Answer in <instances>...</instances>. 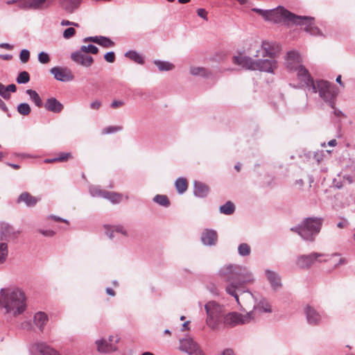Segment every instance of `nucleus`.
Returning a JSON list of instances; mask_svg holds the SVG:
<instances>
[{"mask_svg": "<svg viewBox=\"0 0 355 355\" xmlns=\"http://www.w3.org/2000/svg\"><path fill=\"white\" fill-rule=\"evenodd\" d=\"M219 275L224 277L228 284L225 291L233 296L237 303L241 305V293L243 291V284L254 282L253 273L245 266L230 264L221 268Z\"/></svg>", "mask_w": 355, "mask_h": 355, "instance_id": "f257e3e1", "label": "nucleus"}, {"mask_svg": "<svg viewBox=\"0 0 355 355\" xmlns=\"http://www.w3.org/2000/svg\"><path fill=\"white\" fill-rule=\"evenodd\" d=\"M252 11L259 13L265 20L275 23H286L288 24L304 25V31L312 35L320 34V30L313 26V18L296 15L284 8L279 7L276 9L262 10L253 8Z\"/></svg>", "mask_w": 355, "mask_h": 355, "instance_id": "f03ea898", "label": "nucleus"}, {"mask_svg": "<svg viewBox=\"0 0 355 355\" xmlns=\"http://www.w3.org/2000/svg\"><path fill=\"white\" fill-rule=\"evenodd\" d=\"M0 309L13 317L22 314L26 309L25 293L19 288H1Z\"/></svg>", "mask_w": 355, "mask_h": 355, "instance_id": "7ed1b4c3", "label": "nucleus"}, {"mask_svg": "<svg viewBox=\"0 0 355 355\" xmlns=\"http://www.w3.org/2000/svg\"><path fill=\"white\" fill-rule=\"evenodd\" d=\"M338 253L331 254L312 252L309 254H302L297 257L296 261L297 266L302 269L309 268L315 263L331 262L334 268L343 265L346 263L344 258L339 257Z\"/></svg>", "mask_w": 355, "mask_h": 355, "instance_id": "20e7f679", "label": "nucleus"}, {"mask_svg": "<svg viewBox=\"0 0 355 355\" xmlns=\"http://www.w3.org/2000/svg\"><path fill=\"white\" fill-rule=\"evenodd\" d=\"M240 301L241 302L240 306L244 309V307L250 308L252 306H253V309L251 311L254 312V320L256 318L257 313H269L272 312L271 306L265 297L252 294L248 290L241 293Z\"/></svg>", "mask_w": 355, "mask_h": 355, "instance_id": "39448f33", "label": "nucleus"}, {"mask_svg": "<svg viewBox=\"0 0 355 355\" xmlns=\"http://www.w3.org/2000/svg\"><path fill=\"white\" fill-rule=\"evenodd\" d=\"M312 93H318L319 96L329 105L331 108H334L336 105V98L338 94L337 87L324 80H316L308 90Z\"/></svg>", "mask_w": 355, "mask_h": 355, "instance_id": "423d86ee", "label": "nucleus"}, {"mask_svg": "<svg viewBox=\"0 0 355 355\" xmlns=\"http://www.w3.org/2000/svg\"><path fill=\"white\" fill-rule=\"evenodd\" d=\"M321 218H307L299 225L291 230L297 232L304 240L313 241L322 227Z\"/></svg>", "mask_w": 355, "mask_h": 355, "instance_id": "0eeeda50", "label": "nucleus"}, {"mask_svg": "<svg viewBox=\"0 0 355 355\" xmlns=\"http://www.w3.org/2000/svg\"><path fill=\"white\" fill-rule=\"evenodd\" d=\"M207 314L206 324L212 330L218 329L222 323L225 313V308L215 301H209L205 304Z\"/></svg>", "mask_w": 355, "mask_h": 355, "instance_id": "6e6552de", "label": "nucleus"}, {"mask_svg": "<svg viewBox=\"0 0 355 355\" xmlns=\"http://www.w3.org/2000/svg\"><path fill=\"white\" fill-rule=\"evenodd\" d=\"M254 320V312L249 311L245 314H241L237 312H231L224 315L223 323L230 327H234L239 324H244Z\"/></svg>", "mask_w": 355, "mask_h": 355, "instance_id": "1a4fd4ad", "label": "nucleus"}, {"mask_svg": "<svg viewBox=\"0 0 355 355\" xmlns=\"http://www.w3.org/2000/svg\"><path fill=\"white\" fill-rule=\"evenodd\" d=\"M119 337L117 335L110 336L107 339L101 338L95 341L96 350L101 354H110L117 350L116 343L119 341Z\"/></svg>", "mask_w": 355, "mask_h": 355, "instance_id": "9d476101", "label": "nucleus"}, {"mask_svg": "<svg viewBox=\"0 0 355 355\" xmlns=\"http://www.w3.org/2000/svg\"><path fill=\"white\" fill-rule=\"evenodd\" d=\"M179 349L189 355H205L199 344L189 336L180 340Z\"/></svg>", "mask_w": 355, "mask_h": 355, "instance_id": "9b49d317", "label": "nucleus"}, {"mask_svg": "<svg viewBox=\"0 0 355 355\" xmlns=\"http://www.w3.org/2000/svg\"><path fill=\"white\" fill-rule=\"evenodd\" d=\"M297 77L302 87L306 88L307 90L310 89L311 85L315 83V80L311 77L307 69L304 66H300L295 71Z\"/></svg>", "mask_w": 355, "mask_h": 355, "instance_id": "f8f14e48", "label": "nucleus"}, {"mask_svg": "<svg viewBox=\"0 0 355 355\" xmlns=\"http://www.w3.org/2000/svg\"><path fill=\"white\" fill-rule=\"evenodd\" d=\"M50 72L55 80L61 82H69L74 79L71 71L67 67H54Z\"/></svg>", "mask_w": 355, "mask_h": 355, "instance_id": "ddd939ff", "label": "nucleus"}, {"mask_svg": "<svg viewBox=\"0 0 355 355\" xmlns=\"http://www.w3.org/2000/svg\"><path fill=\"white\" fill-rule=\"evenodd\" d=\"M302 57L297 51H291L287 53L286 66L288 71H294L302 64Z\"/></svg>", "mask_w": 355, "mask_h": 355, "instance_id": "4468645a", "label": "nucleus"}, {"mask_svg": "<svg viewBox=\"0 0 355 355\" xmlns=\"http://www.w3.org/2000/svg\"><path fill=\"white\" fill-rule=\"evenodd\" d=\"M304 313L307 322L311 325H318L322 320L323 315L309 305L305 306Z\"/></svg>", "mask_w": 355, "mask_h": 355, "instance_id": "2eb2a0df", "label": "nucleus"}, {"mask_svg": "<svg viewBox=\"0 0 355 355\" xmlns=\"http://www.w3.org/2000/svg\"><path fill=\"white\" fill-rule=\"evenodd\" d=\"M232 62L242 68L248 70L256 71L257 60H253L251 57L243 55H236L232 58Z\"/></svg>", "mask_w": 355, "mask_h": 355, "instance_id": "dca6fc26", "label": "nucleus"}, {"mask_svg": "<svg viewBox=\"0 0 355 355\" xmlns=\"http://www.w3.org/2000/svg\"><path fill=\"white\" fill-rule=\"evenodd\" d=\"M256 70L273 73L277 68V62L273 58L257 60Z\"/></svg>", "mask_w": 355, "mask_h": 355, "instance_id": "f3484780", "label": "nucleus"}, {"mask_svg": "<svg viewBox=\"0 0 355 355\" xmlns=\"http://www.w3.org/2000/svg\"><path fill=\"white\" fill-rule=\"evenodd\" d=\"M71 59L78 64L85 67H89L94 62L92 56L88 55L80 51H76L71 54Z\"/></svg>", "mask_w": 355, "mask_h": 355, "instance_id": "a211bd4d", "label": "nucleus"}, {"mask_svg": "<svg viewBox=\"0 0 355 355\" xmlns=\"http://www.w3.org/2000/svg\"><path fill=\"white\" fill-rule=\"evenodd\" d=\"M31 350L40 355H61L58 352L43 342H37L31 345Z\"/></svg>", "mask_w": 355, "mask_h": 355, "instance_id": "6ab92c4d", "label": "nucleus"}, {"mask_svg": "<svg viewBox=\"0 0 355 355\" xmlns=\"http://www.w3.org/2000/svg\"><path fill=\"white\" fill-rule=\"evenodd\" d=\"M200 239L203 245L214 246L217 243L218 234L214 230L205 229L201 234Z\"/></svg>", "mask_w": 355, "mask_h": 355, "instance_id": "aec40b11", "label": "nucleus"}, {"mask_svg": "<svg viewBox=\"0 0 355 355\" xmlns=\"http://www.w3.org/2000/svg\"><path fill=\"white\" fill-rule=\"evenodd\" d=\"M105 230V234L110 239H113L116 237V234H121L125 236H128V233L125 227L121 225H108L104 226Z\"/></svg>", "mask_w": 355, "mask_h": 355, "instance_id": "412c9836", "label": "nucleus"}, {"mask_svg": "<svg viewBox=\"0 0 355 355\" xmlns=\"http://www.w3.org/2000/svg\"><path fill=\"white\" fill-rule=\"evenodd\" d=\"M265 274L267 279L268 280L271 285V287L274 290H277L278 288L282 287V279L280 275L277 272L267 269L265 271Z\"/></svg>", "mask_w": 355, "mask_h": 355, "instance_id": "4be33fe9", "label": "nucleus"}, {"mask_svg": "<svg viewBox=\"0 0 355 355\" xmlns=\"http://www.w3.org/2000/svg\"><path fill=\"white\" fill-rule=\"evenodd\" d=\"M261 44L263 50L262 55L265 57L274 58L278 51V45L275 42L269 41H263Z\"/></svg>", "mask_w": 355, "mask_h": 355, "instance_id": "5701e85b", "label": "nucleus"}, {"mask_svg": "<svg viewBox=\"0 0 355 355\" xmlns=\"http://www.w3.org/2000/svg\"><path fill=\"white\" fill-rule=\"evenodd\" d=\"M63 107V105L53 97L48 98L44 104V108L53 113H60Z\"/></svg>", "mask_w": 355, "mask_h": 355, "instance_id": "b1692460", "label": "nucleus"}, {"mask_svg": "<svg viewBox=\"0 0 355 355\" xmlns=\"http://www.w3.org/2000/svg\"><path fill=\"white\" fill-rule=\"evenodd\" d=\"M193 185V194L195 196L202 198H205L208 195L209 189L205 184L195 181Z\"/></svg>", "mask_w": 355, "mask_h": 355, "instance_id": "393cba45", "label": "nucleus"}, {"mask_svg": "<svg viewBox=\"0 0 355 355\" xmlns=\"http://www.w3.org/2000/svg\"><path fill=\"white\" fill-rule=\"evenodd\" d=\"M40 200L39 198L33 196L28 192H24L18 197L17 202H24L28 207H34Z\"/></svg>", "mask_w": 355, "mask_h": 355, "instance_id": "a878e982", "label": "nucleus"}, {"mask_svg": "<svg viewBox=\"0 0 355 355\" xmlns=\"http://www.w3.org/2000/svg\"><path fill=\"white\" fill-rule=\"evenodd\" d=\"M46 0H24L19 7L24 9H38L43 8Z\"/></svg>", "mask_w": 355, "mask_h": 355, "instance_id": "bb28decb", "label": "nucleus"}, {"mask_svg": "<svg viewBox=\"0 0 355 355\" xmlns=\"http://www.w3.org/2000/svg\"><path fill=\"white\" fill-rule=\"evenodd\" d=\"M49 318L46 313L42 311L37 312L33 317L34 324L42 331Z\"/></svg>", "mask_w": 355, "mask_h": 355, "instance_id": "cd10ccee", "label": "nucleus"}, {"mask_svg": "<svg viewBox=\"0 0 355 355\" xmlns=\"http://www.w3.org/2000/svg\"><path fill=\"white\" fill-rule=\"evenodd\" d=\"M153 64L159 71H169L175 69V65L168 61L155 60H153Z\"/></svg>", "mask_w": 355, "mask_h": 355, "instance_id": "c85d7f7f", "label": "nucleus"}, {"mask_svg": "<svg viewBox=\"0 0 355 355\" xmlns=\"http://www.w3.org/2000/svg\"><path fill=\"white\" fill-rule=\"evenodd\" d=\"M16 90L17 87L15 84H10L5 87L1 83H0V96L4 99H10V92H15Z\"/></svg>", "mask_w": 355, "mask_h": 355, "instance_id": "c756f323", "label": "nucleus"}, {"mask_svg": "<svg viewBox=\"0 0 355 355\" xmlns=\"http://www.w3.org/2000/svg\"><path fill=\"white\" fill-rule=\"evenodd\" d=\"M175 189L179 194H183L188 189V182L184 178H178L175 182Z\"/></svg>", "mask_w": 355, "mask_h": 355, "instance_id": "7c9ffc66", "label": "nucleus"}, {"mask_svg": "<svg viewBox=\"0 0 355 355\" xmlns=\"http://www.w3.org/2000/svg\"><path fill=\"white\" fill-rule=\"evenodd\" d=\"M104 198L108 200L113 204H118L121 201L122 194L106 191L104 193Z\"/></svg>", "mask_w": 355, "mask_h": 355, "instance_id": "2f4dec72", "label": "nucleus"}, {"mask_svg": "<svg viewBox=\"0 0 355 355\" xmlns=\"http://www.w3.org/2000/svg\"><path fill=\"white\" fill-rule=\"evenodd\" d=\"M63 8L69 12H72L76 9L79 4L80 0H62Z\"/></svg>", "mask_w": 355, "mask_h": 355, "instance_id": "473e14b6", "label": "nucleus"}, {"mask_svg": "<svg viewBox=\"0 0 355 355\" xmlns=\"http://www.w3.org/2000/svg\"><path fill=\"white\" fill-rule=\"evenodd\" d=\"M234 211L235 206L231 201H227L224 205L219 207L220 213L225 215H231Z\"/></svg>", "mask_w": 355, "mask_h": 355, "instance_id": "72a5a7b5", "label": "nucleus"}, {"mask_svg": "<svg viewBox=\"0 0 355 355\" xmlns=\"http://www.w3.org/2000/svg\"><path fill=\"white\" fill-rule=\"evenodd\" d=\"M125 56L137 64H143L144 63V58L136 51H129L125 53Z\"/></svg>", "mask_w": 355, "mask_h": 355, "instance_id": "f704fd0d", "label": "nucleus"}, {"mask_svg": "<svg viewBox=\"0 0 355 355\" xmlns=\"http://www.w3.org/2000/svg\"><path fill=\"white\" fill-rule=\"evenodd\" d=\"M26 94L29 96L30 99L33 101L37 107H41L42 106V101L39 94L35 90L31 89H27Z\"/></svg>", "mask_w": 355, "mask_h": 355, "instance_id": "c9c22d12", "label": "nucleus"}, {"mask_svg": "<svg viewBox=\"0 0 355 355\" xmlns=\"http://www.w3.org/2000/svg\"><path fill=\"white\" fill-rule=\"evenodd\" d=\"M8 255V244L0 241V264L6 262Z\"/></svg>", "mask_w": 355, "mask_h": 355, "instance_id": "e433bc0d", "label": "nucleus"}, {"mask_svg": "<svg viewBox=\"0 0 355 355\" xmlns=\"http://www.w3.org/2000/svg\"><path fill=\"white\" fill-rule=\"evenodd\" d=\"M189 71L193 76H200L203 77H207L208 76V72L204 67H191Z\"/></svg>", "mask_w": 355, "mask_h": 355, "instance_id": "4c0bfd02", "label": "nucleus"}, {"mask_svg": "<svg viewBox=\"0 0 355 355\" xmlns=\"http://www.w3.org/2000/svg\"><path fill=\"white\" fill-rule=\"evenodd\" d=\"M153 201L165 207H168L170 205L168 198L165 195H156L153 198Z\"/></svg>", "mask_w": 355, "mask_h": 355, "instance_id": "58836bf2", "label": "nucleus"}, {"mask_svg": "<svg viewBox=\"0 0 355 355\" xmlns=\"http://www.w3.org/2000/svg\"><path fill=\"white\" fill-rule=\"evenodd\" d=\"M96 44L105 48L112 47L114 44L110 38L104 36H98V40H96Z\"/></svg>", "mask_w": 355, "mask_h": 355, "instance_id": "ea45409f", "label": "nucleus"}, {"mask_svg": "<svg viewBox=\"0 0 355 355\" xmlns=\"http://www.w3.org/2000/svg\"><path fill=\"white\" fill-rule=\"evenodd\" d=\"M251 249L248 244L243 243L239 245L238 252L240 256L246 257L250 254Z\"/></svg>", "mask_w": 355, "mask_h": 355, "instance_id": "a19ab883", "label": "nucleus"}, {"mask_svg": "<svg viewBox=\"0 0 355 355\" xmlns=\"http://www.w3.org/2000/svg\"><path fill=\"white\" fill-rule=\"evenodd\" d=\"M17 112L21 115H28L31 112V107L26 103H21L17 106Z\"/></svg>", "mask_w": 355, "mask_h": 355, "instance_id": "79ce46f5", "label": "nucleus"}, {"mask_svg": "<svg viewBox=\"0 0 355 355\" xmlns=\"http://www.w3.org/2000/svg\"><path fill=\"white\" fill-rule=\"evenodd\" d=\"M30 80V76L27 71H21L18 74L16 81L18 84H26Z\"/></svg>", "mask_w": 355, "mask_h": 355, "instance_id": "37998d69", "label": "nucleus"}, {"mask_svg": "<svg viewBox=\"0 0 355 355\" xmlns=\"http://www.w3.org/2000/svg\"><path fill=\"white\" fill-rule=\"evenodd\" d=\"M106 191L101 190L98 187L92 186L89 187V193L92 197H101L104 198V193Z\"/></svg>", "mask_w": 355, "mask_h": 355, "instance_id": "c03bdc74", "label": "nucleus"}, {"mask_svg": "<svg viewBox=\"0 0 355 355\" xmlns=\"http://www.w3.org/2000/svg\"><path fill=\"white\" fill-rule=\"evenodd\" d=\"M81 52L85 53H90L92 54H96L98 51V48L93 45V44H89L87 46L83 45L80 47V49L79 50Z\"/></svg>", "mask_w": 355, "mask_h": 355, "instance_id": "a18cd8bd", "label": "nucleus"}, {"mask_svg": "<svg viewBox=\"0 0 355 355\" xmlns=\"http://www.w3.org/2000/svg\"><path fill=\"white\" fill-rule=\"evenodd\" d=\"M122 130L121 126H108L103 128L101 131L102 135H109L112 134Z\"/></svg>", "mask_w": 355, "mask_h": 355, "instance_id": "49530a36", "label": "nucleus"}, {"mask_svg": "<svg viewBox=\"0 0 355 355\" xmlns=\"http://www.w3.org/2000/svg\"><path fill=\"white\" fill-rule=\"evenodd\" d=\"M19 58L23 63H26L30 58V52L27 49H22L19 54Z\"/></svg>", "mask_w": 355, "mask_h": 355, "instance_id": "de8ad7c7", "label": "nucleus"}, {"mask_svg": "<svg viewBox=\"0 0 355 355\" xmlns=\"http://www.w3.org/2000/svg\"><path fill=\"white\" fill-rule=\"evenodd\" d=\"M38 60L40 63L46 64L50 61V58L48 53L42 51L38 54Z\"/></svg>", "mask_w": 355, "mask_h": 355, "instance_id": "09e8293b", "label": "nucleus"}, {"mask_svg": "<svg viewBox=\"0 0 355 355\" xmlns=\"http://www.w3.org/2000/svg\"><path fill=\"white\" fill-rule=\"evenodd\" d=\"M76 31L73 27L67 28L63 32V37L65 39H69L74 35Z\"/></svg>", "mask_w": 355, "mask_h": 355, "instance_id": "8fccbe9b", "label": "nucleus"}, {"mask_svg": "<svg viewBox=\"0 0 355 355\" xmlns=\"http://www.w3.org/2000/svg\"><path fill=\"white\" fill-rule=\"evenodd\" d=\"M71 157V155L69 153H61L59 156L57 157L58 162H65L69 158Z\"/></svg>", "mask_w": 355, "mask_h": 355, "instance_id": "3c124183", "label": "nucleus"}, {"mask_svg": "<svg viewBox=\"0 0 355 355\" xmlns=\"http://www.w3.org/2000/svg\"><path fill=\"white\" fill-rule=\"evenodd\" d=\"M104 58L107 62L112 63L115 60V54L113 51L107 52L104 55Z\"/></svg>", "mask_w": 355, "mask_h": 355, "instance_id": "603ef678", "label": "nucleus"}, {"mask_svg": "<svg viewBox=\"0 0 355 355\" xmlns=\"http://www.w3.org/2000/svg\"><path fill=\"white\" fill-rule=\"evenodd\" d=\"M39 232L43 236L47 237H52L55 235V232L52 230H40Z\"/></svg>", "mask_w": 355, "mask_h": 355, "instance_id": "864d4df0", "label": "nucleus"}, {"mask_svg": "<svg viewBox=\"0 0 355 355\" xmlns=\"http://www.w3.org/2000/svg\"><path fill=\"white\" fill-rule=\"evenodd\" d=\"M101 107V102L96 100L90 103V107L92 110H98Z\"/></svg>", "mask_w": 355, "mask_h": 355, "instance_id": "5fc2aeb1", "label": "nucleus"}, {"mask_svg": "<svg viewBox=\"0 0 355 355\" xmlns=\"http://www.w3.org/2000/svg\"><path fill=\"white\" fill-rule=\"evenodd\" d=\"M197 14H198V15L200 17H201V18H202V19H204L205 20H207V11L205 9H203V8H198L197 10Z\"/></svg>", "mask_w": 355, "mask_h": 355, "instance_id": "6e6d98bb", "label": "nucleus"}, {"mask_svg": "<svg viewBox=\"0 0 355 355\" xmlns=\"http://www.w3.org/2000/svg\"><path fill=\"white\" fill-rule=\"evenodd\" d=\"M124 104V102L122 101H114L111 104V107L116 109L121 107Z\"/></svg>", "mask_w": 355, "mask_h": 355, "instance_id": "4d7b16f0", "label": "nucleus"}, {"mask_svg": "<svg viewBox=\"0 0 355 355\" xmlns=\"http://www.w3.org/2000/svg\"><path fill=\"white\" fill-rule=\"evenodd\" d=\"M262 54H263V50H262V44H261L260 45V46L259 47V49L256 50L255 54H254V57H255V58H259V57L265 58V56L263 55Z\"/></svg>", "mask_w": 355, "mask_h": 355, "instance_id": "13d9d810", "label": "nucleus"}, {"mask_svg": "<svg viewBox=\"0 0 355 355\" xmlns=\"http://www.w3.org/2000/svg\"><path fill=\"white\" fill-rule=\"evenodd\" d=\"M313 159L315 160V162L319 164L322 159V155L321 153H315L313 156Z\"/></svg>", "mask_w": 355, "mask_h": 355, "instance_id": "bf43d9fd", "label": "nucleus"}, {"mask_svg": "<svg viewBox=\"0 0 355 355\" xmlns=\"http://www.w3.org/2000/svg\"><path fill=\"white\" fill-rule=\"evenodd\" d=\"M0 109L3 110L4 112H8V109L6 105V103L2 101V99L0 98Z\"/></svg>", "mask_w": 355, "mask_h": 355, "instance_id": "052dcab7", "label": "nucleus"}, {"mask_svg": "<svg viewBox=\"0 0 355 355\" xmlns=\"http://www.w3.org/2000/svg\"><path fill=\"white\" fill-rule=\"evenodd\" d=\"M221 355H235L234 351L232 349H225L221 354Z\"/></svg>", "mask_w": 355, "mask_h": 355, "instance_id": "680f3d73", "label": "nucleus"}, {"mask_svg": "<svg viewBox=\"0 0 355 355\" xmlns=\"http://www.w3.org/2000/svg\"><path fill=\"white\" fill-rule=\"evenodd\" d=\"M50 218L53 219V220H56V221H62V222L68 223V221L67 220L63 219V218H60L59 216H53L52 215V216H50Z\"/></svg>", "mask_w": 355, "mask_h": 355, "instance_id": "e2e57ef3", "label": "nucleus"}, {"mask_svg": "<svg viewBox=\"0 0 355 355\" xmlns=\"http://www.w3.org/2000/svg\"><path fill=\"white\" fill-rule=\"evenodd\" d=\"M0 48L6 49L8 50H11L12 49V46L10 44H8V43H1Z\"/></svg>", "mask_w": 355, "mask_h": 355, "instance_id": "0e129e2a", "label": "nucleus"}, {"mask_svg": "<svg viewBox=\"0 0 355 355\" xmlns=\"http://www.w3.org/2000/svg\"><path fill=\"white\" fill-rule=\"evenodd\" d=\"M98 36H94V37H85L83 41L85 42H87V41H91V42H93L94 43H96V40H98Z\"/></svg>", "mask_w": 355, "mask_h": 355, "instance_id": "69168bd1", "label": "nucleus"}, {"mask_svg": "<svg viewBox=\"0 0 355 355\" xmlns=\"http://www.w3.org/2000/svg\"><path fill=\"white\" fill-rule=\"evenodd\" d=\"M12 56L10 54H1L0 58L4 60H11Z\"/></svg>", "mask_w": 355, "mask_h": 355, "instance_id": "338daca9", "label": "nucleus"}, {"mask_svg": "<svg viewBox=\"0 0 355 355\" xmlns=\"http://www.w3.org/2000/svg\"><path fill=\"white\" fill-rule=\"evenodd\" d=\"M334 110V114L335 116H342L344 115L343 112L341 111V110H336L335 107L333 108Z\"/></svg>", "mask_w": 355, "mask_h": 355, "instance_id": "774afa93", "label": "nucleus"}]
</instances>
